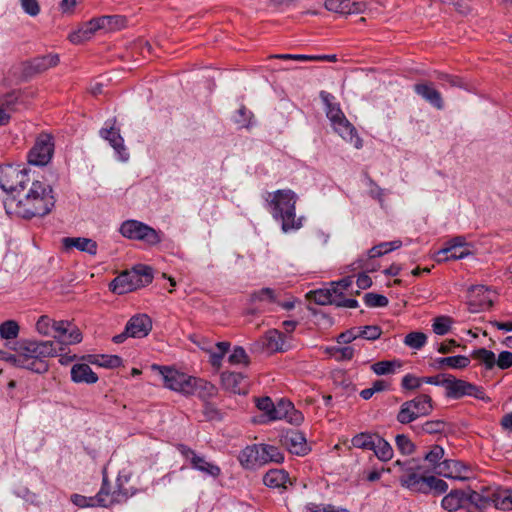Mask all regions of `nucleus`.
<instances>
[{
  "mask_svg": "<svg viewBox=\"0 0 512 512\" xmlns=\"http://www.w3.org/2000/svg\"><path fill=\"white\" fill-rule=\"evenodd\" d=\"M27 191L18 195H8L3 200L4 209L9 215L24 219L43 217L55 206V196L51 185L33 179Z\"/></svg>",
  "mask_w": 512,
  "mask_h": 512,
  "instance_id": "f257e3e1",
  "label": "nucleus"
},
{
  "mask_svg": "<svg viewBox=\"0 0 512 512\" xmlns=\"http://www.w3.org/2000/svg\"><path fill=\"white\" fill-rule=\"evenodd\" d=\"M394 466L401 472L400 485L411 492L439 496L448 490L447 482L431 474L420 458L397 460Z\"/></svg>",
  "mask_w": 512,
  "mask_h": 512,
  "instance_id": "f03ea898",
  "label": "nucleus"
},
{
  "mask_svg": "<svg viewBox=\"0 0 512 512\" xmlns=\"http://www.w3.org/2000/svg\"><path fill=\"white\" fill-rule=\"evenodd\" d=\"M266 209L280 223L284 233L297 231L303 226L304 217H296L297 194L291 189H279L267 193Z\"/></svg>",
  "mask_w": 512,
  "mask_h": 512,
  "instance_id": "7ed1b4c3",
  "label": "nucleus"
},
{
  "mask_svg": "<svg viewBox=\"0 0 512 512\" xmlns=\"http://www.w3.org/2000/svg\"><path fill=\"white\" fill-rule=\"evenodd\" d=\"M158 368L163 376L165 387L171 390L184 395H197L204 400L216 394L215 386L204 379L187 375L166 366Z\"/></svg>",
  "mask_w": 512,
  "mask_h": 512,
  "instance_id": "20e7f679",
  "label": "nucleus"
},
{
  "mask_svg": "<svg viewBox=\"0 0 512 512\" xmlns=\"http://www.w3.org/2000/svg\"><path fill=\"white\" fill-rule=\"evenodd\" d=\"M30 169L21 165L0 166V187L8 195H18L24 192L34 178L30 176Z\"/></svg>",
  "mask_w": 512,
  "mask_h": 512,
  "instance_id": "39448f33",
  "label": "nucleus"
},
{
  "mask_svg": "<svg viewBox=\"0 0 512 512\" xmlns=\"http://www.w3.org/2000/svg\"><path fill=\"white\" fill-rule=\"evenodd\" d=\"M129 481L128 476L119 475L117 478V487L114 491H111V484L108 481L106 473H103L102 485L98 493L94 496L95 500L100 507H108L114 503L125 502L129 497L136 494L137 490L130 487H125V484Z\"/></svg>",
  "mask_w": 512,
  "mask_h": 512,
  "instance_id": "423d86ee",
  "label": "nucleus"
},
{
  "mask_svg": "<svg viewBox=\"0 0 512 512\" xmlns=\"http://www.w3.org/2000/svg\"><path fill=\"white\" fill-rule=\"evenodd\" d=\"M119 232L125 238L143 241L151 246L159 244L163 239L161 231H157L141 221L132 219L124 221L119 228Z\"/></svg>",
  "mask_w": 512,
  "mask_h": 512,
  "instance_id": "0eeeda50",
  "label": "nucleus"
},
{
  "mask_svg": "<svg viewBox=\"0 0 512 512\" xmlns=\"http://www.w3.org/2000/svg\"><path fill=\"white\" fill-rule=\"evenodd\" d=\"M17 352V356H24L34 359L46 360L49 357L58 355L62 348L55 345L54 341H36L22 339L17 341L13 348Z\"/></svg>",
  "mask_w": 512,
  "mask_h": 512,
  "instance_id": "6e6552de",
  "label": "nucleus"
},
{
  "mask_svg": "<svg viewBox=\"0 0 512 512\" xmlns=\"http://www.w3.org/2000/svg\"><path fill=\"white\" fill-rule=\"evenodd\" d=\"M470 396L485 403L491 402V398L486 395L482 386L475 385L463 379H458L453 375H449V382L445 391V397L448 399H461Z\"/></svg>",
  "mask_w": 512,
  "mask_h": 512,
  "instance_id": "1a4fd4ad",
  "label": "nucleus"
},
{
  "mask_svg": "<svg viewBox=\"0 0 512 512\" xmlns=\"http://www.w3.org/2000/svg\"><path fill=\"white\" fill-rule=\"evenodd\" d=\"M177 450L189 462L190 467L196 471L201 472L206 477L216 479L221 474V468L202 455H199L195 450L185 444H178Z\"/></svg>",
  "mask_w": 512,
  "mask_h": 512,
  "instance_id": "9d476101",
  "label": "nucleus"
},
{
  "mask_svg": "<svg viewBox=\"0 0 512 512\" xmlns=\"http://www.w3.org/2000/svg\"><path fill=\"white\" fill-rule=\"evenodd\" d=\"M54 154V140L49 134H40L28 153V162L35 166L47 165Z\"/></svg>",
  "mask_w": 512,
  "mask_h": 512,
  "instance_id": "9b49d317",
  "label": "nucleus"
},
{
  "mask_svg": "<svg viewBox=\"0 0 512 512\" xmlns=\"http://www.w3.org/2000/svg\"><path fill=\"white\" fill-rule=\"evenodd\" d=\"M116 118L108 119L99 131V135L104 140L108 141L110 146L114 149L117 158L126 162L129 159V153L124 145V139L120 134V130L115 128Z\"/></svg>",
  "mask_w": 512,
  "mask_h": 512,
  "instance_id": "f8f14e48",
  "label": "nucleus"
},
{
  "mask_svg": "<svg viewBox=\"0 0 512 512\" xmlns=\"http://www.w3.org/2000/svg\"><path fill=\"white\" fill-rule=\"evenodd\" d=\"M52 337L56 340L55 345L62 351L64 346L81 342L82 335L79 329L73 326L69 321H55L53 324Z\"/></svg>",
  "mask_w": 512,
  "mask_h": 512,
  "instance_id": "ddd939ff",
  "label": "nucleus"
},
{
  "mask_svg": "<svg viewBox=\"0 0 512 512\" xmlns=\"http://www.w3.org/2000/svg\"><path fill=\"white\" fill-rule=\"evenodd\" d=\"M279 441L290 453L298 456H304L310 451L305 435L296 429L283 430Z\"/></svg>",
  "mask_w": 512,
  "mask_h": 512,
  "instance_id": "4468645a",
  "label": "nucleus"
},
{
  "mask_svg": "<svg viewBox=\"0 0 512 512\" xmlns=\"http://www.w3.org/2000/svg\"><path fill=\"white\" fill-rule=\"evenodd\" d=\"M262 345L269 352H286L290 350L292 345V336L277 330L270 329L262 337Z\"/></svg>",
  "mask_w": 512,
  "mask_h": 512,
  "instance_id": "2eb2a0df",
  "label": "nucleus"
},
{
  "mask_svg": "<svg viewBox=\"0 0 512 512\" xmlns=\"http://www.w3.org/2000/svg\"><path fill=\"white\" fill-rule=\"evenodd\" d=\"M142 287L141 280L137 273L125 271L115 277L109 284V289L118 295L126 294Z\"/></svg>",
  "mask_w": 512,
  "mask_h": 512,
  "instance_id": "dca6fc26",
  "label": "nucleus"
},
{
  "mask_svg": "<svg viewBox=\"0 0 512 512\" xmlns=\"http://www.w3.org/2000/svg\"><path fill=\"white\" fill-rule=\"evenodd\" d=\"M414 92L424 101L437 110L444 109V101L441 93L435 88L433 82L421 81L413 85Z\"/></svg>",
  "mask_w": 512,
  "mask_h": 512,
  "instance_id": "f3484780",
  "label": "nucleus"
},
{
  "mask_svg": "<svg viewBox=\"0 0 512 512\" xmlns=\"http://www.w3.org/2000/svg\"><path fill=\"white\" fill-rule=\"evenodd\" d=\"M58 54H47L37 56L24 63L23 74L26 77H32L35 74L42 73L47 69L56 66L59 63Z\"/></svg>",
  "mask_w": 512,
  "mask_h": 512,
  "instance_id": "a211bd4d",
  "label": "nucleus"
},
{
  "mask_svg": "<svg viewBox=\"0 0 512 512\" xmlns=\"http://www.w3.org/2000/svg\"><path fill=\"white\" fill-rule=\"evenodd\" d=\"M333 130L345 141L351 143L356 149H360L363 146V141L359 137L356 128L346 118V116L339 120L331 123Z\"/></svg>",
  "mask_w": 512,
  "mask_h": 512,
  "instance_id": "6ab92c4d",
  "label": "nucleus"
},
{
  "mask_svg": "<svg viewBox=\"0 0 512 512\" xmlns=\"http://www.w3.org/2000/svg\"><path fill=\"white\" fill-rule=\"evenodd\" d=\"M152 330V320L147 314H137L126 323V333L132 338L146 337Z\"/></svg>",
  "mask_w": 512,
  "mask_h": 512,
  "instance_id": "aec40b11",
  "label": "nucleus"
},
{
  "mask_svg": "<svg viewBox=\"0 0 512 512\" xmlns=\"http://www.w3.org/2000/svg\"><path fill=\"white\" fill-rule=\"evenodd\" d=\"M470 469L463 462L458 460L445 459L439 465L438 474L446 478L466 480L469 478Z\"/></svg>",
  "mask_w": 512,
  "mask_h": 512,
  "instance_id": "412c9836",
  "label": "nucleus"
},
{
  "mask_svg": "<svg viewBox=\"0 0 512 512\" xmlns=\"http://www.w3.org/2000/svg\"><path fill=\"white\" fill-rule=\"evenodd\" d=\"M465 507L468 512H483L491 507V494H481L471 489L465 490Z\"/></svg>",
  "mask_w": 512,
  "mask_h": 512,
  "instance_id": "4be33fe9",
  "label": "nucleus"
},
{
  "mask_svg": "<svg viewBox=\"0 0 512 512\" xmlns=\"http://www.w3.org/2000/svg\"><path fill=\"white\" fill-rule=\"evenodd\" d=\"M245 376L240 372H223L221 374V383L225 390L235 394H245L247 392V384H245Z\"/></svg>",
  "mask_w": 512,
  "mask_h": 512,
  "instance_id": "5701e85b",
  "label": "nucleus"
},
{
  "mask_svg": "<svg viewBox=\"0 0 512 512\" xmlns=\"http://www.w3.org/2000/svg\"><path fill=\"white\" fill-rule=\"evenodd\" d=\"M62 245L66 251H69L72 248H76L77 250L86 252L92 256L97 254V242L90 238L64 237L62 239Z\"/></svg>",
  "mask_w": 512,
  "mask_h": 512,
  "instance_id": "b1692460",
  "label": "nucleus"
},
{
  "mask_svg": "<svg viewBox=\"0 0 512 512\" xmlns=\"http://www.w3.org/2000/svg\"><path fill=\"white\" fill-rule=\"evenodd\" d=\"M98 30H103L102 24H100V17L86 22L80 29L70 33L68 38L71 43L80 44L89 40Z\"/></svg>",
  "mask_w": 512,
  "mask_h": 512,
  "instance_id": "393cba45",
  "label": "nucleus"
},
{
  "mask_svg": "<svg viewBox=\"0 0 512 512\" xmlns=\"http://www.w3.org/2000/svg\"><path fill=\"white\" fill-rule=\"evenodd\" d=\"M98 30H103L102 24H100V17L86 22L80 29L70 33L68 38L71 43L80 44L89 40Z\"/></svg>",
  "mask_w": 512,
  "mask_h": 512,
  "instance_id": "a878e982",
  "label": "nucleus"
},
{
  "mask_svg": "<svg viewBox=\"0 0 512 512\" xmlns=\"http://www.w3.org/2000/svg\"><path fill=\"white\" fill-rule=\"evenodd\" d=\"M261 444L245 447L239 454V462L245 469H255L258 465H262L261 460Z\"/></svg>",
  "mask_w": 512,
  "mask_h": 512,
  "instance_id": "bb28decb",
  "label": "nucleus"
},
{
  "mask_svg": "<svg viewBox=\"0 0 512 512\" xmlns=\"http://www.w3.org/2000/svg\"><path fill=\"white\" fill-rule=\"evenodd\" d=\"M319 96L324 104L325 113L330 123H333L345 116L340 108V104L336 102V98L333 94L327 91H321Z\"/></svg>",
  "mask_w": 512,
  "mask_h": 512,
  "instance_id": "cd10ccee",
  "label": "nucleus"
},
{
  "mask_svg": "<svg viewBox=\"0 0 512 512\" xmlns=\"http://www.w3.org/2000/svg\"><path fill=\"white\" fill-rule=\"evenodd\" d=\"M71 380L74 383L94 384L98 381V376L88 364L77 363L71 368Z\"/></svg>",
  "mask_w": 512,
  "mask_h": 512,
  "instance_id": "c85d7f7f",
  "label": "nucleus"
},
{
  "mask_svg": "<svg viewBox=\"0 0 512 512\" xmlns=\"http://www.w3.org/2000/svg\"><path fill=\"white\" fill-rule=\"evenodd\" d=\"M470 362V357L465 355L439 357L434 360L433 367L436 369H443L445 367L465 369L469 366Z\"/></svg>",
  "mask_w": 512,
  "mask_h": 512,
  "instance_id": "c756f323",
  "label": "nucleus"
},
{
  "mask_svg": "<svg viewBox=\"0 0 512 512\" xmlns=\"http://www.w3.org/2000/svg\"><path fill=\"white\" fill-rule=\"evenodd\" d=\"M443 509L453 512L462 507H465V490L454 489L451 490L441 501Z\"/></svg>",
  "mask_w": 512,
  "mask_h": 512,
  "instance_id": "7c9ffc66",
  "label": "nucleus"
},
{
  "mask_svg": "<svg viewBox=\"0 0 512 512\" xmlns=\"http://www.w3.org/2000/svg\"><path fill=\"white\" fill-rule=\"evenodd\" d=\"M15 367L27 369L37 374H44L48 371L49 364L47 360L17 356Z\"/></svg>",
  "mask_w": 512,
  "mask_h": 512,
  "instance_id": "2f4dec72",
  "label": "nucleus"
},
{
  "mask_svg": "<svg viewBox=\"0 0 512 512\" xmlns=\"http://www.w3.org/2000/svg\"><path fill=\"white\" fill-rule=\"evenodd\" d=\"M417 418L428 416L433 411L432 398L427 394H420L415 398L408 400Z\"/></svg>",
  "mask_w": 512,
  "mask_h": 512,
  "instance_id": "473e14b6",
  "label": "nucleus"
},
{
  "mask_svg": "<svg viewBox=\"0 0 512 512\" xmlns=\"http://www.w3.org/2000/svg\"><path fill=\"white\" fill-rule=\"evenodd\" d=\"M470 358L476 360L485 371H491L496 366V355L486 348H478L471 352Z\"/></svg>",
  "mask_w": 512,
  "mask_h": 512,
  "instance_id": "72a5a7b5",
  "label": "nucleus"
},
{
  "mask_svg": "<svg viewBox=\"0 0 512 512\" xmlns=\"http://www.w3.org/2000/svg\"><path fill=\"white\" fill-rule=\"evenodd\" d=\"M85 359L100 367L114 369L122 366L123 360L118 355H87Z\"/></svg>",
  "mask_w": 512,
  "mask_h": 512,
  "instance_id": "f704fd0d",
  "label": "nucleus"
},
{
  "mask_svg": "<svg viewBox=\"0 0 512 512\" xmlns=\"http://www.w3.org/2000/svg\"><path fill=\"white\" fill-rule=\"evenodd\" d=\"M288 473L283 469H271L263 477V483L270 488L284 487L288 481Z\"/></svg>",
  "mask_w": 512,
  "mask_h": 512,
  "instance_id": "c9c22d12",
  "label": "nucleus"
},
{
  "mask_svg": "<svg viewBox=\"0 0 512 512\" xmlns=\"http://www.w3.org/2000/svg\"><path fill=\"white\" fill-rule=\"evenodd\" d=\"M491 506L499 510L512 509V490H497L491 493Z\"/></svg>",
  "mask_w": 512,
  "mask_h": 512,
  "instance_id": "e433bc0d",
  "label": "nucleus"
},
{
  "mask_svg": "<svg viewBox=\"0 0 512 512\" xmlns=\"http://www.w3.org/2000/svg\"><path fill=\"white\" fill-rule=\"evenodd\" d=\"M402 246V241L397 239L389 242H381L368 250V259L381 257L389 252L399 249Z\"/></svg>",
  "mask_w": 512,
  "mask_h": 512,
  "instance_id": "4c0bfd02",
  "label": "nucleus"
},
{
  "mask_svg": "<svg viewBox=\"0 0 512 512\" xmlns=\"http://www.w3.org/2000/svg\"><path fill=\"white\" fill-rule=\"evenodd\" d=\"M375 456L383 462H387L393 457V448L388 441L380 435H376L375 446L373 449Z\"/></svg>",
  "mask_w": 512,
  "mask_h": 512,
  "instance_id": "58836bf2",
  "label": "nucleus"
},
{
  "mask_svg": "<svg viewBox=\"0 0 512 512\" xmlns=\"http://www.w3.org/2000/svg\"><path fill=\"white\" fill-rule=\"evenodd\" d=\"M445 426H446V424L443 420H430V421H426L422 425H413V426H411V429L416 434L425 433V434L432 435V434L443 433L445 430Z\"/></svg>",
  "mask_w": 512,
  "mask_h": 512,
  "instance_id": "ea45409f",
  "label": "nucleus"
},
{
  "mask_svg": "<svg viewBox=\"0 0 512 512\" xmlns=\"http://www.w3.org/2000/svg\"><path fill=\"white\" fill-rule=\"evenodd\" d=\"M261 460L262 464L268 462L282 463L284 461V454L276 446L269 444H261Z\"/></svg>",
  "mask_w": 512,
  "mask_h": 512,
  "instance_id": "a19ab883",
  "label": "nucleus"
},
{
  "mask_svg": "<svg viewBox=\"0 0 512 512\" xmlns=\"http://www.w3.org/2000/svg\"><path fill=\"white\" fill-rule=\"evenodd\" d=\"M126 18L121 15H105L100 17V24L106 32L117 31L126 26Z\"/></svg>",
  "mask_w": 512,
  "mask_h": 512,
  "instance_id": "79ce46f5",
  "label": "nucleus"
},
{
  "mask_svg": "<svg viewBox=\"0 0 512 512\" xmlns=\"http://www.w3.org/2000/svg\"><path fill=\"white\" fill-rule=\"evenodd\" d=\"M376 435L377 434L361 432L356 434L352 438L351 443L355 448L373 451L375 446Z\"/></svg>",
  "mask_w": 512,
  "mask_h": 512,
  "instance_id": "37998d69",
  "label": "nucleus"
},
{
  "mask_svg": "<svg viewBox=\"0 0 512 512\" xmlns=\"http://www.w3.org/2000/svg\"><path fill=\"white\" fill-rule=\"evenodd\" d=\"M341 292L337 294L335 291H331L330 289H319L313 292V300L316 304L319 305H335L340 298Z\"/></svg>",
  "mask_w": 512,
  "mask_h": 512,
  "instance_id": "c03bdc74",
  "label": "nucleus"
},
{
  "mask_svg": "<svg viewBox=\"0 0 512 512\" xmlns=\"http://www.w3.org/2000/svg\"><path fill=\"white\" fill-rule=\"evenodd\" d=\"M435 78L443 88L457 87L467 89L463 79L456 75H451L444 72H437Z\"/></svg>",
  "mask_w": 512,
  "mask_h": 512,
  "instance_id": "a18cd8bd",
  "label": "nucleus"
},
{
  "mask_svg": "<svg viewBox=\"0 0 512 512\" xmlns=\"http://www.w3.org/2000/svg\"><path fill=\"white\" fill-rule=\"evenodd\" d=\"M444 456V449L440 445H433L429 452H427L423 458L424 461H427L432 470L437 473L439 470V465H441V459Z\"/></svg>",
  "mask_w": 512,
  "mask_h": 512,
  "instance_id": "49530a36",
  "label": "nucleus"
},
{
  "mask_svg": "<svg viewBox=\"0 0 512 512\" xmlns=\"http://www.w3.org/2000/svg\"><path fill=\"white\" fill-rule=\"evenodd\" d=\"M401 367V362L398 360L392 361H378L371 366L372 371L376 375H388L395 372L396 368Z\"/></svg>",
  "mask_w": 512,
  "mask_h": 512,
  "instance_id": "de8ad7c7",
  "label": "nucleus"
},
{
  "mask_svg": "<svg viewBox=\"0 0 512 512\" xmlns=\"http://www.w3.org/2000/svg\"><path fill=\"white\" fill-rule=\"evenodd\" d=\"M20 327L14 320H6L0 324V337L5 340L16 339L19 334Z\"/></svg>",
  "mask_w": 512,
  "mask_h": 512,
  "instance_id": "09e8293b",
  "label": "nucleus"
},
{
  "mask_svg": "<svg viewBox=\"0 0 512 512\" xmlns=\"http://www.w3.org/2000/svg\"><path fill=\"white\" fill-rule=\"evenodd\" d=\"M410 406L411 404L408 403V400L401 404L399 412L396 415V420L400 424H410L418 419L417 414L414 413V410Z\"/></svg>",
  "mask_w": 512,
  "mask_h": 512,
  "instance_id": "8fccbe9b",
  "label": "nucleus"
},
{
  "mask_svg": "<svg viewBox=\"0 0 512 512\" xmlns=\"http://www.w3.org/2000/svg\"><path fill=\"white\" fill-rule=\"evenodd\" d=\"M293 408V403L287 399H280L274 404L271 421L285 419L289 411Z\"/></svg>",
  "mask_w": 512,
  "mask_h": 512,
  "instance_id": "3c124183",
  "label": "nucleus"
},
{
  "mask_svg": "<svg viewBox=\"0 0 512 512\" xmlns=\"http://www.w3.org/2000/svg\"><path fill=\"white\" fill-rule=\"evenodd\" d=\"M395 445L398 451L403 455H411L416 449L415 444L405 434H398L395 437Z\"/></svg>",
  "mask_w": 512,
  "mask_h": 512,
  "instance_id": "603ef678",
  "label": "nucleus"
},
{
  "mask_svg": "<svg viewBox=\"0 0 512 512\" xmlns=\"http://www.w3.org/2000/svg\"><path fill=\"white\" fill-rule=\"evenodd\" d=\"M427 341V336L423 332H410L404 338V344L413 349H421Z\"/></svg>",
  "mask_w": 512,
  "mask_h": 512,
  "instance_id": "864d4df0",
  "label": "nucleus"
},
{
  "mask_svg": "<svg viewBox=\"0 0 512 512\" xmlns=\"http://www.w3.org/2000/svg\"><path fill=\"white\" fill-rule=\"evenodd\" d=\"M452 319L448 316H438L433 322V332L437 335H445L451 329Z\"/></svg>",
  "mask_w": 512,
  "mask_h": 512,
  "instance_id": "5fc2aeb1",
  "label": "nucleus"
},
{
  "mask_svg": "<svg viewBox=\"0 0 512 512\" xmlns=\"http://www.w3.org/2000/svg\"><path fill=\"white\" fill-rule=\"evenodd\" d=\"M363 301L368 307H386L389 303L386 296L373 292L366 293Z\"/></svg>",
  "mask_w": 512,
  "mask_h": 512,
  "instance_id": "6e6d98bb",
  "label": "nucleus"
},
{
  "mask_svg": "<svg viewBox=\"0 0 512 512\" xmlns=\"http://www.w3.org/2000/svg\"><path fill=\"white\" fill-rule=\"evenodd\" d=\"M467 245L468 244L464 236H455L447 242V246L445 248L438 251L437 256H441V254H448V252H452L456 249H463Z\"/></svg>",
  "mask_w": 512,
  "mask_h": 512,
  "instance_id": "4d7b16f0",
  "label": "nucleus"
},
{
  "mask_svg": "<svg viewBox=\"0 0 512 512\" xmlns=\"http://www.w3.org/2000/svg\"><path fill=\"white\" fill-rule=\"evenodd\" d=\"M133 272L139 276L142 287L149 285L153 281V269L147 265H137Z\"/></svg>",
  "mask_w": 512,
  "mask_h": 512,
  "instance_id": "13d9d810",
  "label": "nucleus"
},
{
  "mask_svg": "<svg viewBox=\"0 0 512 512\" xmlns=\"http://www.w3.org/2000/svg\"><path fill=\"white\" fill-rule=\"evenodd\" d=\"M253 118V113L248 110L244 105H242L236 112L234 116V122L238 124L240 127H249L251 119Z\"/></svg>",
  "mask_w": 512,
  "mask_h": 512,
  "instance_id": "bf43d9fd",
  "label": "nucleus"
},
{
  "mask_svg": "<svg viewBox=\"0 0 512 512\" xmlns=\"http://www.w3.org/2000/svg\"><path fill=\"white\" fill-rule=\"evenodd\" d=\"M360 338L366 339V340H376L378 339L381 334L382 330L377 325H367L363 327H358Z\"/></svg>",
  "mask_w": 512,
  "mask_h": 512,
  "instance_id": "052dcab7",
  "label": "nucleus"
},
{
  "mask_svg": "<svg viewBox=\"0 0 512 512\" xmlns=\"http://www.w3.org/2000/svg\"><path fill=\"white\" fill-rule=\"evenodd\" d=\"M54 323L55 321L50 317L43 315L38 319L36 323V329L42 335L52 336Z\"/></svg>",
  "mask_w": 512,
  "mask_h": 512,
  "instance_id": "680f3d73",
  "label": "nucleus"
},
{
  "mask_svg": "<svg viewBox=\"0 0 512 512\" xmlns=\"http://www.w3.org/2000/svg\"><path fill=\"white\" fill-rule=\"evenodd\" d=\"M70 500L74 505H76L80 508L98 506V503L95 500V497H87V496L75 493V494L71 495Z\"/></svg>",
  "mask_w": 512,
  "mask_h": 512,
  "instance_id": "e2e57ef3",
  "label": "nucleus"
},
{
  "mask_svg": "<svg viewBox=\"0 0 512 512\" xmlns=\"http://www.w3.org/2000/svg\"><path fill=\"white\" fill-rule=\"evenodd\" d=\"M424 381L422 377H416L413 374H406L401 381V387L404 390H416L418 389Z\"/></svg>",
  "mask_w": 512,
  "mask_h": 512,
  "instance_id": "0e129e2a",
  "label": "nucleus"
},
{
  "mask_svg": "<svg viewBox=\"0 0 512 512\" xmlns=\"http://www.w3.org/2000/svg\"><path fill=\"white\" fill-rule=\"evenodd\" d=\"M349 0H325L324 6L328 11L346 15Z\"/></svg>",
  "mask_w": 512,
  "mask_h": 512,
  "instance_id": "69168bd1",
  "label": "nucleus"
},
{
  "mask_svg": "<svg viewBox=\"0 0 512 512\" xmlns=\"http://www.w3.org/2000/svg\"><path fill=\"white\" fill-rule=\"evenodd\" d=\"M256 407L259 410L263 411L264 415L268 418L269 421H271V416L273 414L274 403H273V401L271 400L270 397L265 396V397L258 398L256 400Z\"/></svg>",
  "mask_w": 512,
  "mask_h": 512,
  "instance_id": "338daca9",
  "label": "nucleus"
},
{
  "mask_svg": "<svg viewBox=\"0 0 512 512\" xmlns=\"http://www.w3.org/2000/svg\"><path fill=\"white\" fill-rule=\"evenodd\" d=\"M228 360L231 364H240V363L248 364V362H249L248 355H247L245 349L241 346L234 347Z\"/></svg>",
  "mask_w": 512,
  "mask_h": 512,
  "instance_id": "774afa93",
  "label": "nucleus"
}]
</instances>
